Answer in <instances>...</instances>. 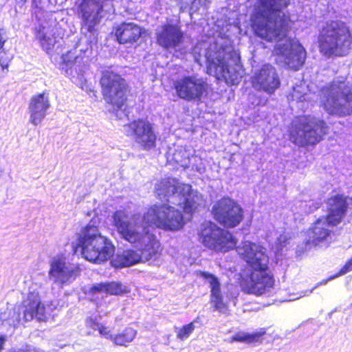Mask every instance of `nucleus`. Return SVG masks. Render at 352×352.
<instances>
[{
  "instance_id": "nucleus-1",
  "label": "nucleus",
  "mask_w": 352,
  "mask_h": 352,
  "mask_svg": "<svg viewBox=\"0 0 352 352\" xmlns=\"http://www.w3.org/2000/svg\"><path fill=\"white\" fill-rule=\"evenodd\" d=\"M113 224L122 239L137 248L118 253L111 259L113 267L122 268L161 255L163 246L150 227L176 232L183 228L185 220L179 210L167 204H156L150 206L140 219L129 221L120 215L115 216Z\"/></svg>"
},
{
  "instance_id": "nucleus-2",
  "label": "nucleus",
  "mask_w": 352,
  "mask_h": 352,
  "mask_svg": "<svg viewBox=\"0 0 352 352\" xmlns=\"http://www.w3.org/2000/svg\"><path fill=\"white\" fill-rule=\"evenodd\" d=\"M198 235L206 248L216 252L225 253L236 248L239 257L249 267L248 272H243L239 278L244 293L259 296L274 287V275L270 267L269 256L262 245L245 241L236 247L238 240L231 232L210 221L201 225Z\"/></svg>"
},
{
  "instance_id": "nucleus-3",
  "label": "nucleus",
  "mask_w": 352,
  "mask_h": 352,
  "mask_svg": "<svg viewBox=\"0 0 352 352\" xmlns=\"http://www.w3.org/2000/svg\"><path fill=\"white\" fill-rule=\"evenodd\" d=\"M291 4L292 0H256L250 16L254 35L267 42L278 43L286 38L294 22L283 10Z\"/></svg>"
},
{
  "instance_id": "nucleus-4",
  "label": "nucleus",
  "mask_w": 352,
  "mask_h": 352,
  "mask_svg": "<svg viewBox=\"0 0 352 352\" xmlns=\"http://www.w3.org/2000/svg\"><path fill=\"white\" fill-rule=\"evenodd\" d=\"M317 43L320 53L324 57L346 56L352 50V30L343 21H327L319 28Z\"/></svg>"
},
{
  "instance_id": "nucleus-5",
  "label": "nucleus",
  "mask_w": 352,
  "mask_h": 352,
  "mask_svg": "<svg viewBox=\"0 0 352 352\" xmlns=\"http://www.w3.org/2000/svg\"><path fill=\"white\" fill-rule=\"evenodd\" d=\"M326 204L327 214L316 219L307 230L308 239L305 244L309 248L319 246L331 239L333 232L327 226H338L346 215L348 197L343 194L331 196L326 200Z\"/></svg>"
},
{
  "instance_id": "nucleus-6",
  "label": "nucleus",
  "mask_w": 352,
  "mask_h": 352,
  "mask_svg": "<svg viewBox=\"0 0 352 352\" xmlns=\"http://www.w3.org/2000/svg\"><path fill=\"white\" fill-rule=\"evenodd\" d=\"M78 248L84 258L97 264L104 263L113 257L115 247L111 241L103 236L96 222L91 220L82 227L77 236L76 243L73 246L74 253Z\"/></svg>"
},
{
  "instance_id": "nucleus-7",
  "label": "nucleus",
  "mask_w": 352,
  "mask_h": 352,
  "mask_svg": "<svg viewBox=\"0 0 352 352\" xmlns=\"http://www.w3.org/2000/svg\"><path fill=\"white\" fill-rule=\"evenodd\" d=\"M329 126L322 119L310 115L296 116L288 128V139L298 147L315 146L323 140Z\"/></svg>"
},
{
  "instance_id": "nucleus-8",
  "label": "nucleus",
  "mask_w": 352,
  "mask_h": 352,
  "mask_svg": "<svg viewBox=\"0 0 352 352\" xmlns=\"http://www.w3.org/2000/svg\"><path fill=\"white\" fill-rule=\"evenodd\" d=\"M101 95L105 102L116 112L127 105L131 87L120 74L112 70H104L99 79Z\"/></svg>"
},
{
  "instance_id": "nucleus-9",
  "label": "nucleus",
  "mask_w": 352,
  "mask_h": 352,
  "mask_svg": "<svg viewBox=\"0 0 352 352\" xmlns=\"http://www.w3.org/2000/svg\"><path fill=\"white\" fill-rule=\"evenodd\" d=\"M320 104L329 115L352 114V87L343 81L331 82L323 89Z\"/></svg>"
},
{
  "instance_id": "nucleus-10",
  "label": "nucleus",
  "mask_w": 352,
  "mask_h": 352,
  "mask_svg": "<svg viewBox=\"0 0 352 352\" xmlns=\"http://www.w3.org/2000/svg\"><path fill=\"white\" fill-rule=\"evenodd\" d=\"M213 219L225 228H234L244 219V211L241 205L228 196H223L212 206Z\"/></svg>"
},
{
  "instance_id": "nucleus-11",
  "label": "nucleus",
  "mask_w": 352,
  "mask_h": 352,
  "mask_svg": "<svg viewBox=\"0 0 352 352\" xmlns=\"http://www.w3.org/2000/svg\"><path fill=\"white\" fill-rule=\"evenodd\" d=\"M173 88L179 99L187 102H201L208 95L210 86L203 78L187 75L173 80Z\"/></svg>"
},
{
  "instance_id": "nucleus-12",
  "label": "nucleus",
  "mask_w": 352,
  "mask_h": 352,
  "mask_svg": "<svg viewBox=\"0 0 352 352\" xmlns=\"http://www.w3.org/2000/svg\"><path fill=\"white\" fill-rule=\"evenodd\" d=\"M126 135L144 151H150L157 146V136L154 124L146 118L134 119L125 124Z\"/></svg>"
},
{
  "instance_id": "nucleus-13",
  "label": "nucleus",
  "mask_w": 352,
  "mask_h": 352,
  "mask_svg": "<svg viewBox=\"0 0 352 352\" xmlns=\"http://www.w3.org/2000/svg\"><path fill=\"white\" fill-rule=\"evenodd\" d=\"M226 54L225 50L220 48L214 58L207 59V73L213 75L217 80H224L228 85H236L239 83V74L234 67L228 64Z\"/></svg>"
},
{
  "instance_id": "nucleus-14",
  "label": "nucleus",
  "mask_w": 352,
  "mask_h": 352,
  "mask_svg": "<svg viewBox=\"0 0 352 352\" xmlns=\"http://www.w3.org/2000/svg\"><path fill=\"white\" fill-rule=\"evenodd\" d=\"M184 38L185 33L181 25L172 21L162 24L155 35L157 43L166 50L180 47L184 41Z\"/></svg>"
},
{
  "instance_id": "nucleus-15",
  "label": "nucleus",
  "mask_w": 352,
  "mask_h": 352,
  "mask_svg": "<svg viewBox=\"0 0 352 352\" xmlns=\"http://www.w3.org/2000/svg\"><path fill=\"white\" fill-rule=\"evenodd\" d=\"M253 85L268 94H273L280 86L276 69L270 64H264L252 77Z\"/></svg>"
},
{
  "instance_id": "nucleus-16",
  "label": "nucleus",
  "mask_w": 352,
  "mask_h": 352,
  "mask_svg": "<svg viewBox=\"0 0 352 352\" xmlns=\"http://www.w3.org/2000/svg\"><path fill=\"white\" fill-rule=\"evenodd\" d=\"M78 9L81 14L82 25L85 27L87 32H96V27L102 18V3L97 0H81Z\"/></svg>"
},
{
  "instance_id": "nucleus-17",
  "label": "nucleus",
  "mask_w": 352,
  "mask_h": 352,
  "mask_svg": "<svg viewBox=\"0 0 352 352\" xmlns=\"http://www.w3.org/2000/svg\"><path fill=\"white\" fill-rule=\"evenodd\" d=\"M80 268L77 265H67L65 258H54L50 263L49 276L54 279V283L60 286L74 280L80 275Z\"/></svg>"
},
{
  "instance_id": "nucleus-18",
  "label": "nucleus",
  "mask_w": 352,
  "mask_h": 352,
  "mask_svg": "<svg viewBox=\"0 0 352 352\" xmlns=\"http://www.w3.org/2000/svg\"><path fill=\"white\" fill-rule=\"evenodd\" d=\"M144 33V29L133 22H122L113 28L116 41L121 45L136 43Z\"/></svg>"
},
{
  "instance_id": "nucleus-19",
  "label": "nucleus",
  "mask_w": 352,
  "mask_h": 352,
  "mask_svg": "<svg viewBox=\"0 0 352 352\" xmlns=\"http://www.w3.org/2000/svg\"><path fill=\"white\" fill-rule=\"evenodd\" d=\"M21 307L25 321H31L34 318L40 321L46 318L45 307L37 292H28L26 298L22 300Z\"/></svg>"
},
{
  "instance_id": "nucleus-20",
  "label": "nucleus",
  "mask_w": 352,
  "mask_h": 352,
  "mask_svg": "<svg viewBox=\"0 0 352 352\" xmlns=\"http://www.w3.org/2000/svg\"><path fill=\"white\" fill-rule=\"evenodd\" d=\"M197 274L204 279L208 280L210 288V302L213 309L219 312L228 311V305L223 300L219 278L214 274L206 271L199 270L197 272Z\"/></svg>"
},
{
  "instance_id": "nucleus-21",
  "label": "nucleus",
  "mask_w": 352,
  "mask_h": 352,
  "mask_svg": "<svg viewBox=\"0 0 352 352\" xmlns=\"http://www.w3.org/2000/svg\"><path fill=\"white\" fill-rule=\"evenodd\" d=\"M190 188V184L181 183L174 177H164L160 179L155 184V192L160 199H168L170 197L181 192H186Z\"/></svg>"
},
{
  "instance_id": "nucleus-22",
  "label": "nucleus",
  "mask_w": 352,
  "mask_h": 352,
  "mask_svg": "<svg viewBox=\"0 0 352 352\" xmlns=\"http://www.w3.org/2000/svg\"><path fill=\"white\" fill-rule=\"evenodd\" d=\"M50 107V103L46 91L32 96L29 104L30 122L33 125L41 124Z\"/></svg>"
},
{
  "instance_id": "nucleus-23",
  "label": "nucleus",
  "mask_w": 352,
  "mask_h": 352,
  "mask_svg": "<svg viewBox=\"0 0 352 352\" xmlns=\"http://www.w3.org/2000/svg\"><path fill=\"white\" fill-rule=\"evenodd\" d=\"M83 63V58L77 56L75 50H71L62 54L59 69L67 74L74 67H79Z\"/></svg>"
},
{
  "instance_id": "nucleus-24",
  "label": "nucleus",
  "mask_w": 352,
  "mask_h": 352,
  "mask_svg": "<svg viewBox=\"0 0 352 352\" xmlns=\"http://www.w3.org/2000/svg\"><path fill=\"white\" fill-rule=\"evenodd\" d=\"M265 334L266 330L265 328H262L259 331L254 332L252 333L239 331L230 338V342H238L246 344L261 343L263 341L262 337Z\"/></svg>"
},
{
  "instance_id": "nucleus-25",
  "label": "nucleus",
  "mask_w": 352,
  "mask_h": 352,
  "mask_svg": "<svg viewBox=\"0 0 352 352\" xmlns=\"http://www.w3.org/2000/svg\"><path fill=\"white\" fill-rule=\"evenodd\" d=\"M137 333L135 329L126 327L120 332L114 334L112 342L116 346L127 347L135 340Z\"/></svg>"
},
{
  "instance_id": "nucleus-26",
  "label": "nucleus",
  "mask_w": 352,
  "mask_h": 352,
  "mask_svg": "<svg viewBox=\"0 0 352 352\" xmlns=\"http://www.w3.org/2000/svg\"><path fill=\"white\" fill-rule=\"evenodd\" d=\"M35 38L38 41L41 48L47 53L51 52L56 43L54 34L47 35L45 32V27L39 25L34 30Z\"/></svg>"
},
{
  "instance_id": "nucleus-27",
  "label": "nucleus",
  "mask_w": 352,
  "mask_h": 352,
  "mask_svg": "<svg viewBox=\"0 0 352 352\" xmlns=\"http://www.w3.org/2000/svg\"><path fill=\"white\" fill-rule=\"evenodd\" d=\"M179 195L184 197L183 210L186 213L192 214L199 206V196L194 192L190 186L186 192H181Z\"/></svg>"
},
{
  "instance_id": "nucleus-28",
  "label": "nucleus",
  "mask_w": 352,
  "mask_h": 352,
  "mask_svg": "<svg viewBox=\"0 0 352 352\" xmlns=\"http://www.w3.org/2000/svg\"><path fill=\"white\" fill-rule=\"evenodd\" d=\"M286 56V64L294 70H298L305 63L306 52L304 49L289 52Z\"/></svg>"
},
{
  "instance_id": "nucleus-29",
  "label": "nucleus",
  "mask_w": 352,
  "mask_h": 352,
  "mask_svg": "<svg viewBox=\"0 0 352 352\" xmlns=\"http://www.w3.org/2000/svg\"><path fill=\"white\" fill-rule=\"evenodd\" d=\"M107 296H123L130 292L129 288L120 281H105Z\"/></svg>"
},
{
  "instance_id": "nucleus-30",
  "label": "nucleus",
  "mask_w": 352,
  "mask_h": 352,
  "mask_svg": "<svg viewBox=\"0 0 352 352\" xmlns=\"http://www.w3.org/2000/svg\"><path fill=\"white\" fill-rule=\"evenodd\" d=\"M5 34V29L0 28V65L3 70L8 68L12 59L4 50V45L7 41V38L4 37Z\"/></svg>"
},
{
  "instance_id": "nucleus-31",
  "label": "nucleus",
  "mask_w": 352,
  "mask_h": 352,
  "mask_svg": "<svg viewBox=\"0 0 352 352\" xmlns=\"http://www.w3.org/2000/svg\"><path fill=\"white\" fill-rule=\"evenodd\" d=\"M196 320H194L193 321L184 324L181 328H179L177 331V338L180 340H184L188 338L195 330V327L194 322Z\"/></svg>"
},
{
  "instance_id": "nucleus-32",
  "label": "nucleus",
  "mask_w": 352,
  "mask_h": 352,
  "mask_svg": "<svg viewBox=\"0 0 352 352\" xmlns=\"http://www.w3.org/2000/svg\"><path fill=\"white\" fill-rule=\"evenodd\" d=\"M351 270H352V257L350 258L345 263V264L340 268V270H339V272L338 273H336V274L328 278L327 280H325L324 282L326 283L327 280H329L334 278H337L340 276L344 275V274L351 272Z\"/></svg>"
},
{
  "instance_id": "nucleus-33",
  "label": "nucleus",
  "mask_w": 352,
  "mask_h": 352,
  "mask_svg": "<svg viewBox=\"0 0 352 352\" xmlns=\"http://www.w3.org/2000/svg\"><path fill=\"white\" fill-rule=\"evenodd\" d=\"M98 331L100 337L113 341L114 334L109 327L102 324L100 325Z\"/></svg>"
},
{
  "instance_id": "nucleus-34",
  "label": "nucleus",
  "mask_w": 352,
  "mask_h": 352,
  "mask_svg": "<svg viewBox=\"0 0 352 352\" xmlns=\"http://www.w3.org/2000/svg\"><path fill=\"white\" fill-rule=\"evenodd\" d=\"M89 293L91 295L96 294H104L106 295L105 283L100 282L92 285L89 289Z\"/></svg>"
},
{
  "instance_id": "nucleus-35",
  "label": "nucleus",
  "mask_w": 352,
  "mask_h": 352,
  "mask_svg": "<svg viewBox=\"0 0 352 352\" xmlns=\"http://www.w3.org/2000/svg\"><path fill=\"white\" fill-rule=\"evenodd\" d=\"M291 40H289L288 43L283 45L276 44L274 47V52L278 55H285L289 51Z\"/></svg>"
},
{
  "instance_id": "nucleus-36",
  "label": "nucleus",
  "mask_w": 352,
  "mask_h": 352,
  "mask_svg": "<svg viewBox=\"0 0 352 352\" xmlns=\"http://www.w3.org/2000/svg\"><path fill=\"white\" fill-rule=\"evenodd\" d=\"M86 325L87 327H89L90 329L93 330H98V328L100 325L102 324V323H100L98 322L97 319L94 317L89 316L87 318L86 320Z\"/></svg>"
},
{
  "instance_id": "nucleus-37",
  "label": "nucleus",
  "mask_w": 352,
  "mask_h": 352,
  "mask_svg": "<svg viewBox=\"0 0 352 352\" xmlns=\"http://www.w3.org/2000/svg\"><path fill=\"white\" fill-rule=\"evenodd\" d=\"M6 340L5 336H0V352L3 349Z\"/></svg>"
},
{
  "instance_id": "nucleus-38",
  "label": "nucleus",
  "mask_w": 352,
  "mask_h": 352,
  "mask_svg": "<svg viewBox=\"0 0 352 352\" xmlns=\"http://www.w3.org/2000/svg\"><path fill=\"white\" fill-rule=\"evenodd\" d=\"M14 1H15L16 3H17V4H19V3L23 4L24 3L26 2L27 0H14Z\"/></svg>"
}]
</instances>
